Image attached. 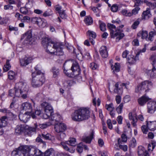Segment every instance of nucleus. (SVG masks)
<instances>
[{"instance_id": "obj_39", "label": "nucleus", "mask_w": 156, "mask_h": 156, "mask_svg": "<svg viewBox=\"0 0 156 156\" xmlns=\"http://www.w3.org/2000/svg\"><path fill=\"white\" fill-rule=\"evenodd\" d=\"M118 144L119 145V148L123 150L124 151H126L127 150L128 147L126 145H121L120 144H122L121 140L120 138H119L118 140Z\"/></svg>"}, {"instance_id": "obj_64", "label": "nucleus", "mask_w": 156, "mask_h": 156, "mask_svg": "<svg viewBox=\"0 0 156 156\" xmlns=\"http://www.w3.org/2000/svg\"><path fill=\"white\" fill-rule=\"evenodd\" d=\"M118 9V7L117 5H113L111 8V10L112 11L115 12L117 11Z\"/></svg>"}, {"instance_id": "obj_26", "label": "nucleus", "mask_w": 156, "mask_h": 156, "mask_svg": "<svg viewBox=\"0 0 156 156\" xmlns=\"http://www.w3.org/2000/svg\"><path fill=\"white\" fill-rule=\"evenodd\" d=\"M76 57L77 58L79 59L81 57L85 58L87 59H89L90 58V54L85 51L83 52H80V54H76Z\"/></svg>"}, {"instance_id": "obj_10", "label": "nucleus", "mask_w": 156, "mask_h": 156, "mask_svg": "<svg viewBox=\"0 0 156 156\" xmlns=\"http://www.w3.org/2000/svg\"><path fill=\"white\" fill-rule=\"evenodd\" d=\"M141 32L142 39H145L146 40L151 42L153 41L154 36V33L153 32H150L148 36L147 31L143 30Z\"/></svg>"}, {"instance_id": "obj_55", "label": "nucleus", "mask_w": 156, "mask_h": 156, "mask_svg": "<svg viewBox=\"0 0 156 156\" xmlns=\"http://www.w3.org/2000/svg\"><path fill=\"white\" fill-rule=\"evenodd\" d=\"M8 78H10V77L14 78L16 77V74L14 72L12 71H9L8 73Z\"/></svg>"}, {"instance_id": "obj_32", "label": "nucleus", "mask_w": 156, "mask_h": 156, "mask_svg": "<svg viewBox=\"0 0 156 156\" xmlns=\"http://www.w3.org/2000/svg\"><path fill=\"white\" fill-rule=\"evenodd\" d=\"M35 128L28 127V129L26 130L25 131V134L29 136H31L32 133L36 131V129L37 126L35 124Z\"/></svg>"}, {"instance_id": "obj_22", "label": "nucleus", "mask_w": 156, "mask_h": 156, "mask_svg": "<svg viewBox=\"0 0 156 156\" xmlns=\"http://www.w3.org/2000/svg\"><path fill=\"white\" fill-rule=\"evenodd\" d=\"M87 34L89 36V40L92 45L94 44L93 39H95L96 37V34L95 32L93 31L88 30L87 32Z\"/></svg>"}, {"instance_id": "obj_19", "label": "nucleus", "mask_w": 156, "mask_h": 156, "mask_svg": "<svg viewBox=\"0 0 156 156\" xmlns=\"http://www.w3.org/2000/svg\"><path fill=\"white\" fill-rule=\"evenodd\" d=\"M23 37L25 38V43L27 44H30L32 40V36L31 32L30 31H28L23 35Z\"/></svg>"}, {"instance_id": "obj_2", "label": "nucleus", "mask_w": 156, "mask_h": 156, "mask_svg": "<svg viewBox=\"0 0 156 156\" xmlns=\"http://www.w3.org/2000/svg\"><path fill=\"white\" fill-rule=\"evenodd\" d=\"M90 113L88 108H81L75 111L72 114L71 118L74 121L80 122L87 119L90 117Z\"/></svg>"}, {"instance_id": "obj_52", "label": "nucleus", "mask_w": 156, "mask_h": 156, "mask_svg": "<svg viewBox=\"0 0 156 156\" xmlns=\"http://www.w3.org/2000/svg\"><path fill=\"white\" fill-rule=\"evenodd\" d=\"M45 95L43 94L42 93H39L36 95L35 98L37 99V98H38L44 100L45 99Z\"/></svg>"}, {"instance_id": "obj_4", "label": "nucleus", "mask_w": 156, "mask_h": 156, "mask_svg": "<svg viewBox=\"0 0 156 156\" xmlns=\"http://www.w3.org/2000/svg\"><path fill=\"white\" fill-rule=\"evenodd\" d=\"M66 65V62H65L63 65V69L64 70V72L68 76L73 77L71 76L72 74H70L69 72L70 70H66L65 69V66ZM71 70L72 71V75L74 76L73 77H75L79 75L80 73V69L78 63L76 62H73L71 67Z\"/></svg>"}, {"instance_id": "obj_38", "label": "nucleus", "mask_w": 156, "mask_h": 156, "mask_svg": "<svg viewBox=\"0 0 156 156\" xmlns=\"http://www.w3.org/2000/svg\"><path fill=\"white\" fill-rule=\"evenodd\" d=\"M61 144L63 147V148L66 151H67L71 153H73L75 151V149L73 148H69L66 145V144L64 143L63 142H62Z\"/></svg>"}, {"instance_id": "obj_11", "label": "nucleus", "mask_w": 156, "mask_h": 156, "mask_svg": "<svg viewBox=\"0 0 156 156\" xmlns=\"http://www.w3.org/2000/svg\"><path fill=\"white\" fill-rule=\"evenodd\" d=\"M55 129L57 133L64 132L66 129V126L64 123H55Z\"/></svg>"}, {"instance_id": "obj_45", "label": "nucleus", "mask_w": 156, "mask_h": 156, "mask_svg": "<svg viewBox=\"0 0 156 156\" xmlns=\"http://www.w3.org/2000/svg\"><path fill=\"white\" fill-rule=\"evenodd\" d=\"M23 128L22 125H17L15 128V132L18 133H20L23 131Z\"/></svg>"}, {"instance_id": "obj_54", "label": "nucleus", "mask_w": 156, "mask_h": 156, "mask_svg": "<svg viewBox=\"0 0 156 156\" xmlns=\"http://www.w3.org/2000/svg\"><path fill=\"white\" fill-rule=\"evenodd\" d=\"M142 130L143 133L144 134H147L148 132V129L147 126L144 125L142 126Z\"/></svg>"}, {"instance_id": "obj_37", "label": "nucleus", "mask_w": 156, "mask_h": 156, "mask_svg": "<svg viewBox=\"0 0 156 156\" xmlns=\"http://www.w3.org/2000/svg\"><path fill=\"white\" fill-rule=\"evenodd\" d=\"M87 26H89L92 24L93 22V20L90 16H86L84 20Z\"/></svg>"}, {"instance_id": "obj_34", "label": "nucleus", "mask_w": 156, "mask_h": 156, "mask_svg": "<svg viewBox=\"0 0 156 156\" xmlns=\"http://www.w3.org/2000/svg\"><path fill=\"white\" fill-rule=\"evenodd\" d=\"M37 25L40 27H44L47 25V23L45 20L40 18L38 20Z\"/></svg>"}, {"instance_id": "obj_15", "label": "nucleus", "mask_w": 156, "mask_h": 156, "mask_svg": "<svg viewBox=\"0 0 156 156\" xmlns=\"http://www.w3.org/2000/svg\"><path fill=\"white\" fill-rule=\"evenodd\" d=\"M137 152L138 156H150L148 151L142 146L138 147Z\"/></svg>"}, {"instance_id": "obj_35", "label": "nucleus", "mask_w": 156, "mask_h": 156, "mask_svg": "<svg viewBox=\"0 0 156 156\" xmlns=\"http://www.w3.org/2000/svg\"><path fill=\"white\" fill-rule=\"evenodd\" d=\"M111 68L113 70V73H114L115 72H118L120 70V64L119 63L116 62L114 66L112 65Z\"/></svg>"}, {"instance_id": "obj_62", "label": "nucleus", "mask_w": 156, "mask_h": 156, "mask_svg": "<svg viewBox=\"0 0 156 156\" xmlns=\"http://www.w3.org/2000/svg\"><path fill=\"white\" fill-rule=\"evenodd\" d=\"M52 14V11L51 10H47L45 11L43 14V16L44 17L49 16Z\"/></svg>"}, {"instance_id": "obj_41", "label": "nucleus", "mask_w": 156, "mask_h": 156, "mask_svg": "<svg viewBox=\"0 0 156 156\" xmlns=\"http://www.w3.org/2000/svg\"><path fill=\"white\" fill-rule=\"evenodd\" d=\"M58 133L57 134V138L58 139L61 141L65 139L66 136V135L64 132H61Z\"/></svg>"}, {"instance_id": "obj_56", "label": "nucleus", "mask_w": 156, "mask_h": 156, "mask_svg": "<svg viewBox=\"0 0 156 156\" xmlns=\"http://www.w3.org/2000/svg\"><path fill=\"white\" fill-rule=\"evenodd\" d=\"M150 59L152 61V65H153L156 62V55L155 54H153L151 55Z\"/></svg>"}, {"instance_id": "obj_61", "label": "nucleus", "mask_w": 156, "mask_h": 156, "mask_svg": "<svg viewBox=\"0 0 156 156\" xmlns=\"http://www.w3.org/2000/svg\"><path fill=\"white\" fill-rule=\"evenodd\" d=\"M106 122L108 128L110 129H112V126L111 119H108Z\"/></svg>"}, {"instance_id": "obj_5", "label": "nucleus", "mask_w": 156, "mask_h": 156, "mask_svg": "<svg viewBox=\"0 0 156 156\" xmlns=\"http://www.w3.org/2000/svg\"><path fill=\"white\" fill-rule=\"evenodd\" d=\"M20 148L23 149L26 156H33L34 155L35 156H38L41 151L34 146H22L20 147Z\"/></svg>"}, {"instance_id": "obj_24", "label": "nucleus", "mask_w": 156, "mask_h": 156, "mask_svg": "<svg viewBox=\"0 0 156 156\" xmlns=\"http://www.w3.org/2000/svg\"><path fill=\"white\" fill-rule=\"evenodd\" d=\"M151 99L149 98L145 95H143L141 98H139L138 100L139 104L140 106L144 105L148 101L151 100Z\"/></svg>"}, {"instance_id": "obj_21", "label": "nucleus", "mask_w": 156, "mask_h": 156, "mask_svg": "<svg viewBox=\"0 0 156 156\" xmlns=\"http://www.w3.org/2000/svg\"><path fill=\"white\" fill-rule=\"evenodd\" d=\"M146 124L148 129L153 131L156 129V121H146Z\"/></svg>"}, {"instance_id": "obj_3", "label": "nucleus", "mask_w": 156, "mask_h": 156, "mask_svg": "<svg viewBox=\"0 0 156 156\" xmlns=\"http://www.w3.org/2000/svg\"><path fill=\"white\" fill-rule=\"evenodd\" d=\"M107 26L110 30V34L111 37L114 38L115 37H117L116 38V41H119L124 37V34L121 32V30L119 28L117 27V29L115 30L116 27L114 24L108 23Z\"/></svg>"}, {"instance_id": "obj_14", "label": "nucleus", "mask_w": 156, "mask_h": 156, "mask_svg": "<svg viewBox=\"0 0 156 156\" xmlns=\"http://www.w3.org/2000/svg\"><path fill=\"white\" fill-rule=\"evenodd\" d=\"M6 119V117L5 116L2 117L1 119H0V135H2L4 133L3 128L7 124Z\"/></svg>"}, {"instance_id": "obj_59", "label": "nucleus", "mask_w": 156, "mask_h": 156, "mask_svg": "<svg viewBox=\"0 0 156 156\" xmlns=\"http://www.w3.org/2000/svg\"><path fill=\"white\" fill-rule=\"evenodd\" d=\"M90 68L92 69H96L98 67L97 65L94 62H92L90 65Z\"/></svg>"}, {"instance_id": "obj_57", "label": "nucleus", "mask_w": 156, "mask_h": 156, "mask_svg": "<svg viewBox=\"0 0 156 156\" xmlns=\"http://www.w3.org/2000/svg\"><path fill=\"white\" fill-rule=\"evenodd\" d=\"M139 9L140 8L138 7V6H136V7L133 9L132 10V12H131V13L132 14V16L133 14L135 15L137 14Z\"/></svg>"}, {"instance_id": "obj_33", "label": "nucleus", "mask_w": 156, "mask_h": 156, "mask_svg": "<svg viewBox=\"0 0 156 156\" xmlns=\"http://www.w3.org/2000/svg\"><path fill=\"white\" fill-rule=\"evenodd\" d=\"M64 143L72 146H75L76 144V139L73 138H70L68 141H66Z\"/></svg>"}, {"instance_id": "obj_18", "label": "nucleus", "mask_w": 156, "mask_h": 156, "mask_svg": "<svg viewBox=\"0 0 156 156\" xmlns=\"http://www.w3.org/2000/svg\"><path fill=\"white\" fill-rule=\"evenodd\" d=\"M41 106L42 108L44 109L45 112L53 111V109L51 105L45 101H43L42 103H41Z\"/></svg>"}, {"instance_id": "obj_16", "label": "nucleus", "mask_w": 156, "mask_h": 156, "mask_svg": "<svg viewBox=\"0 0 156 156\" xmlns=\"http://www.w3.org/2000/svg\"><path fill=\"white\" fill-rule=\"evenodd\" d=\"M20 148V147L12 152V156H26L24 152L23 151V149H21Z\"/></svg>"}, {"instance_id": "obj_40", "label": "nucleus", "mask_w": 156, "mask_h": 156, "mask_svg": "<svg viewBox=\"0 0 156 156\" xmlns=\"http://www.w3.org/2000/svg\"><path fill=\"white\" fill-rule=\"evenodd\" d=\"M119 83L117 82L115 85V88L114 89V91L115 93L118 94H119L121 93V87H119Z\"/></svg>"}, {"instance_id": "obj_46", "label": "nucleus", "mask_w": 156, "mask_h": 156, "mask_svg": "<svg viewBox=\"0 0 156 156\" xmlns=\"http://www.w3.org/2000/svg\"><path fill=\"white\" fill-rule=\"evenodd\" d=\"M100 28L101 31H104L106 30V25L101 21L99 20V21Z\"/></svg>"}, {"instance_id": "obj_27", "label": "nucleus", "mask_w": 156, "mask_h": 156, "mask_svg": "<svg viewBox=\"0 0 156 156\" xmlns=\"http://www.w3.org/2000/svg\"><path fill=\"white\" fill-rule=\"evenodd\" d=\"M41 137L46 140H49L52 141L55 140L54 136L49 133H46L45 132L42 133Z\"/></svg>"}, {"instance_id": "obj_31", "label": "nucleus", "mask_w": 156, "mask_h": 156, "mask_svg": "<svg viewBox=\"0 0 156 156\" xmlns=\"http://www.w3.org/2000/svg\"><path fill=\"white\" fill-rule=\"evenodd\" d=\"M151 16V14L150 13V9L148 8H147L146 11L143 12L142 15L143 19H147Z\"/></svg>"}, {"instance_id": "obj_43", "label": "nucleus", "mask_w": 156, "mask_h": 156, "mask_svg": "<svg viewBox=\"0 0 156 156\" xmlns=\"http://www.w3.org/2000/svg\"><path fill=\"white\" fill-rule=\"evenodd\" d=\"M53 112V111H48V112H45L42 115V117L44 119H47L48 118L50 119V116H51V114Z\"/></svg>"}, {"instance_id": "obj_1", "label": "nucleus", "mask_w": 156, "mask_h": 156, "mask_svg": "<svg viewBox=\"0 0 156 156\" xmlns=\"http://www.w3.org/2000/svg\"><path fill=\"white\" fill-rule=\"evenodd\" d=\"M41 43L42 45L46 48V52L51 54H54L58 56L63 55L62 49L63 45L60 43H54L50 38L45 37L42 38Z\"/></svg>"}, {"instance_id": "obj_9", "label": "nucleus", "mask_w": 156, "mask_h": 156, "mask_svg": "<svg viewBox=\"0 0 156 156\" xmlns=\"http://www.w3.org/2000/svg\"><path fill=\"white\" fill-rule=\"evenodd\" d=\"M45 81V79H32L31 84L34 88L41 86Z\"/></svg>"}, {"instance_id": "obj_49", "label": "nucleus", "mask_w": 156, "mask_h": 156, "mask_svg": "<svg viewBox=\"0 0 156 156\" xmlns=\"http://www.w3.org/2000/svg\"><path fill=\"white\" fill-rule=\"evenodd\" d=\"M20 10L21 13L24 15H26L28 13V10L25 7H21L20 9Z\"/></svg>"}, {"instance_id": "obj_6", "label": "nucleus", "mask_w": 156, "mask_h": 156, "mask_svg": "<svg viewBox=\"0 0 156 156\" xmlns=\"http://www.w3.org/2000/svg\"><path fill=\"white\" fill-rule=\"evenodd\" d=\"M15 89V96L19 97L23 92L28 91V87L26 83L19 82L16 84Z\"/></svg>"}, {"instance_id": "obj_63", "label": "nucleus", "mask_w": 156, "mask_h": 156, "mask_svg": "<svg viewBox=\"0 0 156 156\" xmlns=\"http://www.w3.org/2000/svg\"><path fill=\"white\" fill-rule=\"evenodd\" d=\"M136 145V139L134 138H133L132 139V140L131 141V146L132 147H135Z\"/></svg>"}, {"instance_id": "obj_29", "label": "nucleus", "mask_w": 156, "mask_h": 156, "mask_svg": "<svg viewBox=\"0 0 156 156\" xmlns=\"http://www.w3.org/2000/svg\"><path fill=\"white\" fill-rule=\"evenodd\" d=\"M51 71L52 73L53 77L56 78L58 77L60 72V70L58 68L55 66L53 67L51 69Z\"/></svg>"}, {"instance_id": "obj_12", "label": "nucleus", "mask_w": 156, "mask_h": 156, "mask_svg": "<svg viewBox=\"0 0 156 156\" xmlns=\"http://www.w3.org/2000/svg\"><path fill=\"white\" fill-rule=\"evenodd\" d=\"M140 54V52H137L135 57L133 55H129L127 58V61L129 63L130 65L135 63L136 61L139 60V55Z\"/></svg>"}, {"instance_id": "obj_42", "label": "nucleus", "mask_w": 156, "mask_h": 156, "mask_svg": "<svg viewBox=\"0 0 156 156\" xmlns=\"http://www.w3.org/2000/svg\"><path fill=\"white\" fill-rule=\"evenodd\" d=\"M11 67V66L9 63V60H7L6 62V64L3 67V69L5 72H6L9 70Z\"/></svg>"}, {"instance_id": "obj_25", "label": "nucleus", "mask_w": 156, "mask_h": 156, "mask_svg": "<svg viewBox=\"0 0 156 156\" xmlns=\"http://www.w3.org/2000/svg\"><path fill=\"white\" fill-rule=\"evenodd\" d=\"M100 53L103 58H106L108 56V53L107 51V47L105 46H102L100 49Z\"/></svg>"}, {"instance_id": "obj_20", "label": "nucleus", "mask_w": 156, "mask_h": 156, "mask_svg": "<svg viewBox=\"0 0 156 156\" xmlns=\"http://www.w3.org/2000/svg\"><path fill=\"white\" fill-rule=\"evenodd\" d=\"M32 60L31 57H25L24 58L20 60V63L21 65L23 66H26L31 62Z\"/></svg>"}, {"instance_id": "obj_23", "label": "nucleus", "mask_w": 156, "mask_h": 156, "mask_svg": "<svg viewBox=\"0 0 156 156\" xmlns=\"http://www.w3.org/2000/svg\"><path fill=\"white\" fill-rule=\"evenodd\" d=\"M129 120H132V124L134 127H136V122L137 121V115L136 114L133 115L132 113L130 112L129 114Z\"/></svg>"}, {"instance_id": "obj_53", "label": "nucleus", "mask_w": 156, "mask_h": 156, "mask_svg": "<svg viewBox=\"0 0 156 156\" xmlns=\"http://www.w3.org/2000/svg\"><path fill=\"white\" fill-rule=\"evenodd\" d=\"M76 150L80 153H82L83 151V147H82V143H80L77 146Z\"/></svg>"}, {"instance_id": "obj_30", "label": "nucleus", "mask_w": 156, "mask_h": 156, "mask_svg": "<svg viewBox=\"0 0 156 156\" xmlns=\"http://www.w3.org/2000/svg\"><path fill=\"white\" fill-rule=\"evenodd\" d=\"M50 119L52 121H55L56 122L60 121L61 119V117L60 115L58 114H54L53 113L51 114L50 116Z\"/></svg>"}, {"instance_id": "obj_7", "label": "nucleus", "mask_w": 156, "mask_h": 156, "mask_svg": "<svg viewBox=\"0 0 156 156\" xmlns=\"http://www.w3.org/2000/svg\"><path fill=\"white\" fill-rule=\"evenodd\" d=\"M21 108L22 110L26 112V114H28V115H31L33 119L35 117L34 113L32 112V107L30 103L27 102L23 103L21 105Z\"/></svg>"}, {"instance_id": "obj_17", "label": "nucleus", "mask_w": 156, "mask_h": 156, "mask_svg": "<svg viewBox=\"0 0 156 156\" xmlns=\"http://www.w3.org/2000/svg\"><path fill=\"white\" fill-rule=\"evenodd\" d=\"M39 154L38 156H55L54 151L51 148L48 149L44 153L41 151Z\"/></svg>"}, {"instance_id": "obj_51", "label": "nucleus", "mask_w": 156, "mask_h": 156, "mask_svg": "<svg viewBox=\"0 0 156 156\" xmlns=\"http://www.w3.org/2000/svg\"><path fill=\"white\" fill-rule=\"evenodd\" d=\"M123 107V104L122 103H121L119 106L116 108V111L118 114H120L122 113Z\"/></svg>"}, {"instance_id": "obj_36", "label": "nucleus", "mask_w": 156, "mask_h": 156, "mask_svg": "<svg viewBox=\"0 0 156 156\" xmlns=\"http://www.w3.org/2000/svg\"><path fill=\"white\" fill-rule=\"evenodd\" d=\"M94 135V132L93 131H92L91 133L89 136H87L83 138V140L86 143H90L91 142L93 138Z\"/></svg>"}, {"instance_id": "obj_13", "label": "nucleus", "mask_w": 156, "mask_h": 156, "mask_svg": "<svg viewBox=\"0 0 156 156\" xmlns=\"http://www.w3.org/2000/svg\"><path fill=\"white\" fill-rule=\"evenodd\" d=\"M148 112L150 113H153L156 110V101H151L147 104Z\"/></svg>"}, {"instance_id": "obj_58", "label": "nucleus", "mask_w": 156, "mask_h": 156, "mask_svg": "<svg viewBox=\"0 0 156 156\" xmlns=\"http://www.w3.org/2000/svg\"><path fill=\"white\" fill-rule=\"evenodd\" d=\"M147 4L148 6L152 9L156 8V2L152 3L150 2V3H148Z\"/></svg>"}, {"instance_id": "obj_28", "label": "nucleus", "mask_w": 156, "mask_h": 156, "mask_svg": "<svg viewBox=\"0 0 156 156\" xmlns=\"http://www.w3.org/2000/svg\"><path fill=\"white\" fill-rule=\"evenodd\" d=\"M27 115H28V114H26L25 112L24 114H20L19 116V119L21 121L23 122H26L30 118V115H29V117H27Z\"/></svg>"}, {"instance_id": "obj_47", "label": "nucleus", "mask_w": 156, "mask_h": 156, "mask_svg": "<svg viewBox=\"0 0 156 156\" xmlns=\"http://www.w3.org/2000/svg\"><path fill=\"white\" fill-rule=\"evenodd\" d=\"M105 108L109 111H113L114 109V108L113 107V105L112 103H111L109 105H106Z\"/></svg>"}, {"instance_id": "obj_48", "label": "nucleus", "mask_w": 156, "mask_h": 156, "mask_svg": "<svg viewBox=\"0 0 156 156\" xmlns=\"http://www.w3.org/2000/svg\"><path fill=\"white\" fill-rule=\"evenodd\" d=\"M65 10H62V12H59V15L60 17L62 19H66L67 16L65 12Z\"/></svg>"}, {"instance_id": "obj_44", "label": "nucleus", "mask_w": 156, "mask_h": 156, "mask_svg": "<svg viewBox=\"0 0 156 156\" xmlns=\"http://www.w3.org/2000/svg\"><path fill=\"white\" fill-rule=\"evenodd\" d=\"M41 75V77H44V75L43 73H41V72L39 71H37L36 70V71L33 73H32V76L33 78H34L36 77V76H38V75Z\"/></svg>"}, {"instance_id": "obj_50", "label": "nucleus", "mask_w": 156, "mask_h": 156, "mask_svg": "<svg viewBox=\"0 0 156 156\" xmlns=\"http://www.w3.org/2000/svg\"><path fill=\"white\" fill-rule=\"evenodd\" d=\"M122 14L126 16H132V14L131 12H128L127 10L125 9H123L121 11Z\"/></svg>"}, {"instance_id": "obj_8", "label": "nucleus", "mask_w": 156, "mask_h": 156, "mask_svg": "<svg viewBox=\"0 0 156 156\" xmlns=\"http://www.w3.org/2000/svg\"><path fill=\"white\" fill-rule=\"evenodd\" d=\"M152 83L151 81L146 80L137 86V91L141 90H145L146 92L147 91L152 87Z\"/></svg>"}, {"instance_id": "obj_60", "label": "nucleus", "mask_w": 156, "mask_h": 156, "mask_svg": "<svg viewBox=\"0 0 156 156\" xmlns=\"http://www.w3.org/2000/svg\"><path fill=\"white\" fill-rule=\"evenodd\" d=\"M140 23V22L138 20H136L132 24V27L133 29H136L138 26L139 25Z\"/></svg>"}]
</instances>
